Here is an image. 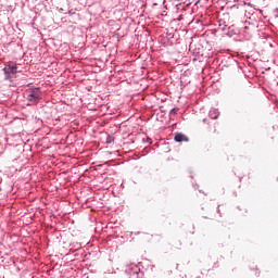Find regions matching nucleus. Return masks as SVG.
Masks as SVG:
<instances>
[{"label": "nucleus", "instance_id": "7", "mask_svg": "<svg viewBox=\"0 0 278 278\" xmlns=\"http://www.w3.org/2000/svg\"><path fill=\"white\" fill-rule=\"evenodd\" d=\"M208 116L213 121H216V118H218V116H220V112H218V109H211L208 112Z\"/></svg>", "mask_w": 278, "mask_h": 278}, {"label": "nucleus", "instance_id": "8", "mask_svg": "<svg viewBox=\"0 0 278 278\" xmlns=\"http://www.w3.org/2000/svg\"><path fill=\"white\" fill-rule=\"evenodd\" d=\"M129 274L132 275V277H138L140 275V267H138V265H132L129 268Z\"/></svg>", "mask_w": 278, "mask_h": 278}, {"label": "nucleus", "instance_id": "5", "mask_svg": "<svg viewBox=\"0 0 278 278\" xmlns=\"http://www.w3.org/2000/svg\"><path fill=\"white\" fill-rule=\"evenodd\" d=\"M175 142H189L190 138L182 132H177L174 137Z\"/></svg>", "mask_w": 278, "mask_h": 278}, {"label": "nucleus", "instance_id": "14", "mask_svg": "<svg viewBox=\"0 0 278 278\" xmlns=\"http://www.w3.org/2000/svg\"><path fill=\"white\" fill-rule=\"evenodd\" d=\"M146 142H148V144H151L153 141L151 140V138L147 137Z\"/></svg>", "mask_w": 278, "mask_h": 278}, {"label": "nucleus", "instance_id": "12", "mask_svg": "<svg viewBox=\"0 0 278 278\" xmlns=\"http://www.w3.org/2000/svg\"><path fill=\"white\" fill-rule=\"evenodd\" d=\"M166 38H167V40H170V38H175V34H173V33H167V34H166Z\"/></svg>", "mask_w": 278, "mask_h": 278}, {"label": "nucleus", "instance_id": "11", "mask_svg": "<svg viewBox=\"0 0 278 278\" xmlns=\"http://www.w3.org/2000/svg\"><path fill=\"white\" fill-rule=\"evenodd\" d=\"M177 112H179V109L174 108V109H172V110L169 111V115L173 116V115L177 114Z\"/></svg>", "mask_w": 278, "mask_h": 278}, {"label": "nucleus", "instance_id": "13", "mask_svg": "<svg viewBox=\"0 0 278 278\" xmlns=\"http://www.w3.org/2000/svg\"><path fill=\"white\" fill-rule=\"evenodd\" d=\"M274 14H275L276 18H278V8L274 9Z\"/></svg>", "mask_w": 278, "mask_h": 278}, {"label": "nucleus", "instance_id": "6", "mask_svg": "<svg viewBox=\"0 0 278 278\" xmlns=\"http://www.w3.org/2000/svg\"><path fill=\"white\" fill-rule=\"evenodd\" d=\"M177 10H180V14L177 17V21H186V5L179 4L177 5Z\"/></svg>", "mask_w": 278, "mask_h": 278}, {"label": "nucleus", "instance_id": "15", "mask_svg": "<svg viewBox=\"0 0 278 278\" xmlns=\"http://www.w3.org/2000/svg\"><path fill=\"white\" fill-rule=\"evenodd\" d=\"M217 214H220V205L217 206Z\"/></svg>", "mask_w": 278, "mask_h": 278}, {"label": "nucleus", "instance_id": "10", "mask_svg": "<svg viewBox=\"0 0 278 278\" xmlns=\"http://www.w3.org/2000/svg\"><path fill=\"white\" fill-rule=\"evenodd\" d=\"M105 142H106V144H112V142H114V136L108 135Z\"/></svg>", "mask_w": 278, "mask_h": 278}, {"label": "nucleus", "instance_id": "4", "mask_svg": "<svg viewBox=\"0 0 278 278\" xmlns=\"http://www.w3.org/2000/svg\"><path fill=\"white\" fill-rule=\"evenodd\" d=\"M225 36H228V38H233L238 34V29H236V26L233 24H229L228 27H226V30H222Z\"/></svg>", "mask_w": 278, "mask_h": 278}, {"label": "nucleus", "instance_id": "9", "mask_svg": "<svg viewBox=\"0 0 278 278\" xmlns=\"http://www.w3.org/2000/svg\"><path fill=\"white\" fill-rule=\"evenodd\" d=\"M193 62H201L203 60V54L199 51L193 52Z\"/></svg>", "mask_w": 278, "mask_h": 278}, {"label": "nucleus", "instance_id": "1", "mask_svg": "<svg viewBox=\"0 0 278 278\" xmlns=\"http://www.w3.org/2000/svg\"><path fill=\"white\" fill-rule=\"evenodd\" d=\"M4 73V79L5 81H14V77H16V73H18V66L8 64L2 68Z\"/></svg>", "mask_w": 278, "mask_h": 278}, {"label": "nucleus", "instance_id": "2", "mask_svg": "<svg viewBox=\"0 0 278 278\" xmlns=\"http://www.w3.org/2000/svg\"><path fill=\"white\" fill-rule=\"evenodd\" d=\"M26 99L29 101V103H34V105L38 104L40 99H42V91L40 90V87L33 86Z\"/></svg>", "mask_w": 278, "mask_h": 278}, {"label": "nucleus", "instance_id": "16", "mask_svg": "<svg viewBox=\"0 0 278 278\" xmlns=\"http://www.w3.org/2000/svg\"><path fill=\"white\" fill-rule=\"evenodd\" d=\"M70 14H71V15H73V14H75V12H73V11H70Z\"/></svg>", "mask_w": 278, "mask_h": 278}, {"label": "nucleus", "instance_id": "17", "mask_svg": "<svg viewBox=\"0 0 278 278\" xmlns=\"http://www.w3.org/2000/svg\"><path fill=\"white\" fill-rule=\"evenodd\" d=\"M0 192H1V187H0Z\"/></svg>", "mask_w": 278, "mask_h": 278}, {"label": "nucleus", "instance_id": "3", "mask_svg": "<svg viewBox=\"0 0 278 278\" xmlns=\"http://www.w3.org/2000/svg\"><path fill=\"white\" fill-rule=\"evenodd\" d=\"M230 18H231V16L229 15V13H224L218 18V25H219L220 31H227V27H229V25H231Z\"/></svg>", "mask_w": 278, "mask_h": 278}]
</instances>
